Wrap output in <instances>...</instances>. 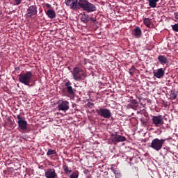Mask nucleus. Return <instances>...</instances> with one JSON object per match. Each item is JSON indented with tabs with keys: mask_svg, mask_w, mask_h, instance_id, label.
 <instances>
[{
	"mask_svg": "<svg viewBox=\"0 0 178 178\" xmlns=\"http://www.w3.org/2000/svg\"><path fill=\"white\" fill-rule=\"evenodd\" d=\"M36 15L37 6L35 5L31 6L27 8L26 16L28 17H33V16H35Z\"/></svg>",
	"mask_w": 178,
	"mask_h": 178,
	"instance_id": "11",
	"label": "nucleus"
},
{
	"mask_svg": "<svg viewBox=\"0 0 178 178\" xmlns=\"http://www.w3.org/2000/svg\"><path fill=\"white\" fill-rule=\"evenodd\" d=\"M46 15L49 19H55V17H56V13H55L54 10H48L46 12Z\"/></svg>",
	"mask_w": 178,
	"mask_h": 178,
	"instance_id": "17",
	"label": "nucleus"
},
{
	"mask_svg": "<svg viewBox=\"0 0 178 178\" xmlns=\"http://www.w3.org/2000/svg\"><path fill=\"white\" fill-rule=\"evenodd\" d=\"M96 112L99 116L104 118V119H111V118H112V113L111 112V110L108 108H102L99 110H97Z\"/></svg>",
	"mask_w": 178,
	"mask_h": 178,
	"instance_id": "5",
	"label": "nucleus"
},
{
	"mask_svg": "<svg viewBox=\"0 0 178 178\" xmlns=\"http://www.w3.org/2000/svg\"><path fill=\"white\" fill-rule=\"evenodd\" d=\"M154 76L156 79H162L165 76V70H163V68H159L156 72H154Z\"/></svg>",
	"mask_w": 178,
	"mask_h": 178,
	"instance_id": "14",
	"label": "nucleus"
},
{
	"mask_svg": "<svg viewBox=\"0 0 178 178\" xmlns=\"http://www.w3.org/2000/svg\"><path fill=\"white\" fill-rule=\"evenodd\" d=\"M80 9H83L88 13H91L97 10V6L88 1V0H79V10H80Z\"/></svg>",
	"mask_w": 178,
	"mask_h": 178,
	"instance_id": "1",
	"label": "nucleus"
},
{
	"mask_svg": "<svg viewBox=\"0 0 178 178\" xmlns=\"http://www.w3.org/2000/svg\"><path fill=\"white\" fill-rule=\"evenodd\" d=\"M44 176L47 178H56L58 175L55 171V169L49 168L44 173Z\"/></svg>",
	"mask_w": 178,
	"mask_h": 178,
	"instance_id": "13",
	"label": "nucleus"
},
{
	"mask_svg": "<svg viewBox=\"0 0 178 178\" xmlns=\"http://www.w3.org/2000/svg\"><path fill=\"white\" fill-rule=\"evenodd\" d=\"M66 6H70L72 10H79L80 0H65Z\"/></svg>",
	"mask_w": 178,
	"mask_h": 178,
	"instance_id": "6",
	"label": "nucleus"
},
{
	"mask_svg": "<svg viewBox=\"0 0 178 178\" xmlns=\"http://www.w3.org/2000/svg\"><path fill=\"white\" fill-rule=\"evenodd\" d=\"M165 141L166 139L154 138L152 140L149 147L152 148V149H154V151H161Z\"/></svg>",
	"mask_w": 178,
	"mask_h": 178,
	"instance_id": "4",
	"label": "nucleus"
},
{
	"mask_svg": "<svg viewBox=\"0 0 178 178\" xmlns=\"http://www.w3.org/2000/svg\"><path fill=\"white\" fill-rule=\"evenodd\" d=\"M19 81L24 86H30V83L33 81V72L28 71L24 74L19 75Z\"/></svg>",
	"mask_w": 178,
	"mask_h": 178,
	"instance_id": "3",
	"label": "nucleus"
},
{
	"mask_svg": "<svg viewBox=\"0 0 178 178\" xmlns=\"http://www.w3.org/2000/svg\"><path fill=\"white\" fill-rule=\"evenodd\" d=\"M16 5H20L22 3V0H15Z\"/></svg>",
	"mask_w": 178,
	"mask_h": 178,
	"instance_id": "29",
	"label": "nucleus"
},
{
	"mask_svg": "<svg viewBox=\"0 0 178 178\" xmlns=\"http://www.w3.org/2000/svg\"><path fill=\"white\" fill-rule=\"evenodd\" d=\"M63 169L65 173H66V175H69V174L72 173V170H70L69 167L66 164L63 165Z\"/></svg>",
	"mask_w": 178,
	"mask_h": 178,
	"instance_id": "22",
	"label": "nucleus"
},
{
	"mask_svg": "<svg viewBox=\"0 0 178 178\" xmlns=\"http://www.w3.org/2000/svg\"><path fill=\"white\" fill-rule=\"evenodd\" d=\"M45 6H46V8H47L48 9L51 8V4L46 3Z\"/></svg>",
	"mask_w": 178,
	"mask_h": 178,
	"instance_id": "31",
	"label": "nucleus"
},
{
	"mask_svg": "<svg viewBox=\"0 0 178 178\" xmlns=\"http://www.w3.org/2000/svg\"><path fill=\"white\" fill-rule=\"evenodd\" d=\"M172 29L173 31H176L177 33L178 32V23L175 24L174 25H172Z\"/></svg>",
	"mask_w": 178,
	"mask_h": 178,
	"instance_id": "25",
	"label": "nucleus"
},
{
	"mask_svg": "<svg viewBox=\"0 0 178 178\" xmlns=\"http://www.w3.org/2000/svg\"><path fill=\"white\" fill-rule=\"evenodd\" d=\"M58 111H63V112L69 111V102L66 100H59L58 102Z\"/></svg>",
	"mask_w": 178,
	"mask_h": 178,
	"instance_id": "9",
	"label": "nucleus"
},
{
	"mask_svg": "<svg viewBox=\"0 0 178 178\" xmlns=\"http://www.w3.org/2000/svg\"><path fill=\"white\" fill-rule=\"evenodd\" d=\"M2 15V10H0V15Z\"/></svg>",
	"mask_w": 178,
	"mask_h": 178,
	"instance_id": "35",
	"label": "nucleus"
},
{
	"mask_svg": "<svg viewBox=\"0 0 178 178\" xmlns=\"http://www.w3.org/2000/svg\"><path fill=\"white\" fill-rule=\"evenodd\" d=\"M152 123L156 127H161L165 122H163V116L154 115L152 118Z\"/></svg>",
	"mask_w": 178,
	"mask_h": 178,
	"instance_id": "8",
	"label": "nucleus"
},
{
	"mask_svg": "<svg viewBox=\"0 0 178 178\" xmlns=\"http://www.w3.org/2000/svg\"><path fill=\"white\" fill-rule=\"evenodd\" d=\"M142 122V124H145V122L144 121H143V120H140Z\"/></svg>",
	"mask_w": 178,
	"mask_h": 178,
	"instance_id": "33",
	"label": "nucleus"
},
{
	"mask_svg": "<svg viewBox=\"0 0 178 178\" xmlns=\"http://www.w3.org/2000/svg\"><path fill=\"white\" fill-rule=\"evenodd\" d=\"M158 60L161 65H165V63H168V58L165 57V56H159Z\"/></svg>",
	"mask_w": 178,
	"mask_h": 178,
	"instance_id": "18",
	"label": "nucleus"
},
{
	"mask_svg": "<svg viewBox=\"0 0 178 178\" xmlns=\"http://www.w3.org/2000/svg\"><path fill=\"white\" fill-rule=\"evenodd\" d=\"M90 20L94 21V17H90Z\"/></svg>",
	"mask_w": 178,
	"mask_h": 178,
	"instance_id": "34",
	"label": "nucleus"
},
{
	"mask_svg": "<svg viewBox=\"0 0 178 178\" xmlns=\"http://www.w3.org/2000/svg\"><path fill=\"white\" fill-rule=\"evenodd\" d=\"M149 2V6L150 8H155L156 6V3L159 2V0H147Z\"/></svg>",
	"mask_w": 178,
	"mask_h": 178,
	"instance_id": "20",
	"label": "nucleus"
},
{
	"mask_svg": "<svg viewBox=\"0 0 178 178\" xmlns=\"http://www.w3.org/2000/svg\"><path fill=\"white\" fill-rule=\"evenodd\" d=\"M55 154H56V150H54L52 149H49L47 152V156H50V155H55Z\"/></svg>",
	"mask_w": 178,
	"mask_h": 178,
	"instance_id": "23",
	"label": "nucleus"
},
{
	"mask_svg": "<svg viewBox=\"0 0 178 178\" xmlns=\"http://www.w3.org/2000/svg\"><path fill=\"white\" fill-rule=\"evenodd\" d=\"M111 170H112V172L114 173V175H115V176H119V172H118V170L113 169V168H111Z\"/></svg>",
	"mask_w": 178,
	"mask_h": 178,
	"instance_id": "26",
	"label": "nucleus"
},
{
	"mask_svg": "<svg viewBox=\"0 0 178 178\" xmlns=\"http://www.w3.org/2000/svg\"><path fill=\"white\" fill-rule=\"evenodd\" d=\"M167 97L169 99H176V98L177 97V91L175 90H170L168 94H167Z\"/></svg>",
	"mask_w": 178,
	"mask_h": 178,
	"instance_id": "15",
	"label": "nucleus"
},
{
	"mask_svg": "<svg viewBox=\"0 0 178 178\" xmlns=\"http://www.w3.org/2000/svg\"><path fill=\"white\" fill-rule=\"evenodd\" d=\"M71 73L75 81H81V80H84L87 77V74L79 67H74Z\"/></svg>",
	"mask_w": 178,
	"mask_h": 178,
	"instance_id": "2",
	"label": "nucleus"
},
{
	"mask_svg": "<svg viewBox=\"0 0 178 178\" xmlns=\"http://www.w3.org/2000/svg\"><path fill=\"white\" fill-rule=\"evenodd\" d=\"M131 104L134 105V108H137V106H138V102L136 99H132L131 101Z\"/></svg>",
	"mask_w": 178,
	"mask_h": 178,
	"instance_id": "24",
	"label": "nucleus"
},
{
	"mask_svg": "<svg viewBox=\"0 0 178 178\" xmlns=\"http://www.w3.org/2000/svg\"><path fill=\"white\" fill-rule=\"evenodd\" d=\"M70 178H78L79 177V175L76 173H73L70 175Z\"/></svg>",
	"mask_w": 178,
	"mask_h": 178,
	"instance_id": "28",
	"label": "nucleus"
},
{
	"mask_svg": "<svg viewBox=\"0 0 178 178\" xmlns=\"http://www.w3.org/2000/svg\"><path fill=\"white\" fill-rule=\"evenodd\" d=\"M143 23L145 26L148 28L151 27V19L149 18H145L143 19Z\"/></svg>",
	"mask_w": 178,
	"mask_h": 178,
	"instance_id": "21",
	"label": "nucleus"
},
{
	"mask_svg": "<svg viewBox=\"0 0 178 178\" xmlns=\"http://www.w3.org/2000/svg\"><path fill=\"white\" fill-rule=\"evenodd\" d=\"M89 106H94V104H92V103H89Z\"/></svg>",
	"mask_w": 178,
	"mask_h": 178,
	"instance_id": "32",
	"label": "nucleus"
},
{
	"mask_svg": "<svg viewBox=\"0 0 178 178\" xmlns=\"http://www.w3.org/2000/svg\"><path fill=\"white\" fill-rule=\"evenodd\" d=\"M17 119L18 120V127L22 130V131H25V130L27 129V121L24 120L20 115H17Z\"/></svg>",
	"mask_w": 178,
	"mask_h": 178,
	"instance_id": "7",
	"label": "nucleus"
},
{
	"mask_svg": "<svg viewBox=\"0 0 178 178\" xmlns=\"http://www.w3.org/2000/svg\"><path fill=\"white\" fill-rule=\"evenodd\" d=\"M133 34L136 38H140L142 34L141 29L138 26L135 27L133 31Z\"/></svg>",
	"mask_w": 178,
	"mask_h": 178,
	"instance_id": "16",
	"label": "nucleus"
},
{
	"mask_svg": "<svg viewBox=\"0 0 178 178\" xmlns=\"http://www.w3.org/2000/svg\"><path fill=\"white\" fill-rule=\"evenodd\" d=\"M81 22L83 23H88L90 21V16L88 14H83L82 17H81Z\"/></svg>",
	"mask_w": 178,
	"mask_h": 178,
	"instance_id": "19",
	"label": "nucleus"
},
{
	"mask_svg": "<svg viewBox=\"0 0 178 178\" xmlns=\"http://www.w3.org/2000/svg\"><path fill=\"white\" fill-rule=\"evenodd\" d=\"M111 140L113 143H123V141H126V137L118 135L117 133H115L111 134Z\"/></svg>",
	"mask_w": 178,
	"mask_h": 178,
	"instance_id": "10",
	"label": "nucleus"
},
{
	"mask_svg": "<svg viewBox=\"0 0 178 178\" xmlns=\"http://www.w3.org/2000/svg\"><path fill=\"white\" fill-rule=\"evenodd\" d=\"M136 70V68L134 67H131V69H129V74H133Z\"/></svg>",
	"mask_w": 178,
	"mask_h": 178,
	"instance_id": "27",
	"label": "nucleus"
},
{
	"mask_svg": "<svg viewBox=\"0 0 178 178\" xmlns=\"http://www.w3.org/2000/svg\"><path fill=\"white\" fill-rule=\"evenodd\" d=\"M65 87L66 88L67 92L69 95H74V92H76V89L72 87V83L70 81H67L65 84Z\"/></svg>",
	"mask_w": 178,
	"mask_h": 178,
	"instance_id": "12",
	"label": "nucleus"
},
{
	"mask_svg": "<svg viewBox=\"0 0 178 178\" xmlns=\"http://www.w3.org/2000/svg\"><path fill=\"white\" fill-rule=\"evenodd\" d=\"M174 15H175V17L177 22H178V12L177 13H175Z\"/></svg>",
	"mask_w": 178,
	"mask_h": 178,
	"instance_id": "30",
	"label": "nucleus"
}]
</instances>
